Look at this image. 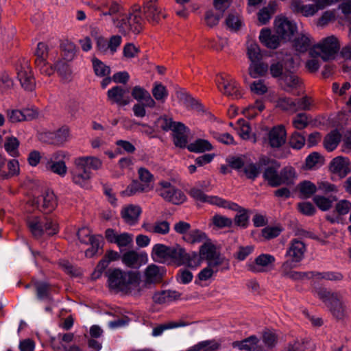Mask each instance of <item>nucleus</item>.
<instances>
[{"mask_svg":"<svg viewBox=\"0 0 351 351\" xmlns=\"http://www.w3.org/2000/svg\"><path fill=\"white\" fill-rule=\"evenodd\" d=\"M124 265L131 268H138L147 261V256L145 252L138 253L135 250H129L121 256Z\"/></svg>","mask_w":351,"mask_h":351,"instance_id":"20","label":"nucleus"},{"mask_svg":"<svg viewBox=\"0 0 351 351\" xmlns=\"http://www.w3.org/2000/svg\"><path fill=\"white\" fill-rule=\"evenodd\" d=\"M247 54L251 62L256 60H261L262 54L257 43L253 41L247 43Z\"/></svg>","mask_w":351,"mask_h":351,"instance_id":"48","label":"nucleus"},{"mask_svg":"<svg viewBox=\"0 0 351 351\" xmlns=\"http://www.w3.org/2000/svg\"><path fill=\"white\" fill-rule=\"evenodd\" d=\"M294 100V103L295 104V112L298 111H309L315 106L313 98L307 95Z\"/></svg>","mask_w":351,"mask_h":351,"instance_id":"41","label":"nucleus"},{"mask_svg":"<svg viewBox=\"0 0 351 351\" xmlns=\"http://www.w3.org/2000/svg\"><path fill=\"white\" fill-rule=\"evenodd\" d=\"M292 124L297 130H303L306 128L309 124L308 115L304 112L298 114L293 119Z\"/></svg>","mask_w":351,"mask_h":351,"instance_id":"62","label":"nucleus"},{"mask_svg":"<svg viewBox=\"0 0 351 351\" xmlns=\"http://www.w3.org/2000/svg\"><path fill=\"white\" fill-rule=\"evenodd\" d=\"M306 252V245L298 239H293L289 244L285 254L288 259L285 262L298 264L304 258Z\"/></svg>","mask_w":351,"mask_h":351,"instance_id":"11","label":"nucleus"},{"mask_svg":"<svg viewBox=\"0 0 351 351\" xmlns=\"http://www.w3.org/2000/svg\"><path fill=\"white\" fill-rule=\"evenodd\" d=\"M227 27L232 31H237L242 25L240 16L236 13H230L226 19Z\"/></svg>","mask_w":351,"mask_h":351,"instance_id":"57","label":"nucleus"},{"mask_svg":"<svg viewBox=\"0 0 351 351\" xmlns=\"http://www.w3.org/2000/svg\"><path fill=\"white\" fill-rule=\"evenodd\" d=\"M189 195L195 200L201 202H207L219 207L241 211V207L237 204L228 202L217 196L206 195L198 188H192L189 191Z\"/></svg>","mask_w":351,"mask_h":351,"instance_id":"8","label":"nucleus"},{"mask_svg":"<svg viewBox=\"0 0 351 351\" xmlns=\"http://www.w3.org/2000/svg\"><path fill=\"white\" fill-rule=\"evenodd\" d=\"M94 72L99 77L108 76L110 73V69L99 59L94 58L92 60Z\"/></svg>","mask_w":351,"mask_h":351,"instance_id":"50","label":"nucleus"},{"mask_svg":"<svg viewBox=\"0 0 351 351\" xmlns=\"http://www.w3.org/2000/svg\"><path fill=\"white\" fill-rule=\"evenodd\" d=\"M132 97L138 102L145 103L147 108H154L156 107V103L152 98L150 93L143 87L135 86L131 91Z\"/></svg>","mask_w":351,"mask_h":351,"instance_id":"26","label":"nucleus"},{"mask_svg":"<svg viewBox=\"0 0 351 351\" xmlns=\"http://www.w3.org/2000/svg\"><path fill=\"white\" fill-rule=\"evenodd\" d=\"M187 149L191 152L201 153L212 150L213 146L208 141L199 138L190 143Z\"/></svg>","mask_w":351,"mask_h":351,"instance_id":"37","label":"nucleus"},{"mask_svg":"<svg viewBox=\"0 0 351 351\" xmlns=\"http://www.w3.org/2000/svg\"><path fill=\"white\" fill-rule=\"evenodd\" d=\"M70 136V130L67 126H63L53 134V143L61 145L66 142Z\"/></svg>","mask_w":351,"mask_h":351,"instance_id":"51","label":"nucleus"},{"mask_svg":"<svg viewBox=\"0 0 351 351\" xmlns=\"http://www.w3.org/2000/svg\"><path fill=\"white\" fill-rule=\"evenodd\" d=\"M276 4L271 2L267 7L261 9L258 13V19L262 25L266 24L270 19L271 15L274 13Z\"/></svg>","mask_w":351,"mask_h":351,"instance_id":"45","label":"nucleus"},{"mask_svg":"<svg viewBox=\"0 0 351 351\" xmlns=\"http://www.w3.org/2000/svg\"><path fill=\"white\" fill-rule=\"evenodd\" d=\"M184 260L181 262V265H184L190 268L195 269L201 265L202 258L199 254L195 252L188 254L185 252Z\"/></svg>","mask_w":351,"mask_h":351,"instance_id":"46","label":"nucleus"},{"mask_svg":"<svg viewBox=\"0 0 351 351\" xmlns=\"http://www.w3.org/2000/svg\"><path fill=\"white\" fill-rule=\"evenodd\" d=\"M55 68L60 76L66 80H69L71 77L72 71L69 65L64 60H58L55 64Z\"/></svg>","mask_w":351,"mask_h":351,"instance_id":"52","label":"nucleus"},{"mask_svg":"<svg viewBox=\"0 0 351 351\" xmlns=\"http://www.w3.org/2000/svg\"><path fill=\"white\" fill-rule=\"evenodd\" d=\"M181 293L173 290H164L155 293L153 301L159 304L171 302L180 298Z\"/></svg>","mask_w":351,"mask_h":351,"instance_id":"30","label":"nucleus"},{"mask_svg":"<svg viewBox=\"0 0 351 351\" xmlns=\"http://www.w3.org/2000/svg\"><path fill=\"white\" fill-rule=\"evenodd\" d=\"M77 160H82L84 162V167L88 169H93L95 170H97L100 169L102 166V162L97 158L92 157V156H86V157H79L77 158Z\"/></svg>","mask_w":351,"mask_h":351,"instance_id":"63","label":"nucleus"},{"mask_svg":"<svg viewBox=\"0 0 351 351\" xmlns=\"http://www.w3.org/2000/svg\"><path fill=\"white\" fill-rule=\"evenodd\" d=\"M319 298L327 305L332 315L341 319L346 316L347 307L343 294L339 291H329L322 289L317 291Z\"/></svg>","mask_w":351,"mask_h":351,"instance_id":"2","label":"nucleus"},{"mask_svg":"<svg viewBox=\"0 0 351 351\" xmlns=\"http://www.w3.org/2000/svg\"><path fill=\"white\" fill-rule=\"evenodd\" d=\"M88 5L93 10L99 11L102 16H112L121 12L122 7L116 1L100 0L97 3L89 2Z\"/></svg>","mask_w":351,"mask_h":351,"instance_id":"18","label":"nucleus"},{"mask_svg":"<svg viewBox=\"0 0 351 351\" xmlns=\"http://www.w3.org/2000/svg\"><path fill=\"white\" fill-rule=\"evenodd\" d=\"M276 261L275 257L269 254H261L254 261L246 265L247 269L253 273H263L271 270Z\"/></svg>","mask_w":351,"mask_h":351,"instance_id":"10","label":"nucleus"},{"mask_svg":"<svg viewBox=\"0 0 351 351\" xmlns=\"http://www.w3.org/2000/svg\"><path fill=\"white\" fill-rule=\"evenodd\" d=\"M220 253L217 250L215 245L211 243H204L199 249V255L202 260L205 259L207 261L213 258H215Z\"/></svg>","mask_w":351,"mask_h":351,"instance_id":"40","label":"nucleus"},{"mask_svg":"<svg viewBox=\"0 0 351 351\" xmlns=\"http://www.w3.org/2000/svg\"><path fill=\"white\" fill-rule=\"evenodd\" d=\"M311 45V37L307 34H301L294 40V47L300 52L306 51Z\"/></svg>","mask_w":351,"mask_h":351,"instance_id":"44","label":"nucleus"},{"mask_svg":"<svg viewBox=\"0 0 351 351\" xmlns=\"http://www.w3.org/2000/svg\"><path fill=\"white\" fill-rule=\"evenodd\" d=\"M340 49V44L335 36L324 38L320 43L315 45L310 51L311 56H319L324 61L333 60Z\"/></svg>","mask_w":351,"mask_h":351,"instance_id":"5","label":"nucleus"},{"mask_svg":"<svg viewBox=\"0 0 351 351\" xmlns=\"http://www.w3.org/2000/svg\"><path fill=\"white\" fill-rule=\"evenodd\" d=\"M263 141L271 148H279L286 142L287 132L283 125H277L268 130Z\"/></svg>","mask_w":351,"mask_h":351,"instance_id":"13","label":"nucleus"},{"mask_svg":"<svg viewBox=\"0 0 351 351\" xmlns=\"http://www.w3.org/2000/svg\"><path fill=\"white\" fill-rule=\"evenodd\" d=\"M119 258L120 255L117 252L113 250H108L104 257L98 263L94 272L93 273V278H99L102 272L106 269L110 263L117 261Z\"/></svg>","mask_w":351,"mask_h":351,"instance_id":"27","label":"nucleus"},{"mask_svg":"<svg viewBox=\"0 0 351 351\" xmlns=\"http://www.w3.org/2000/svg\"><path fill=\"white\" fill-rule=\"evenodd\" d=\"M17 78L25 90L32 92L35 90L36 80L27 63L17 69Z\"/></svg>","mask_w":351,"mask_h":351,"instance_id":"17","label":"nucleus"},{"mask_svg":"<svg viewBox=\"0 0 351 351\" xmlns=\"http://www.w3.org/2000/svg\"><path fill=\"white\" fill-rule=\"evenodd\" d=\"M341 135L337 130H332L326 136L324 141L325 148L329 151H333L341 141Z\"/></svg>","mask_w":351,"mask_h":351,"instance_id":"38","label":"nucleus"},{"mask_svg":"<svg viewBox=\"0 0 351 351\" xmlns=\"http://www.w3.org/2000/svg\"><path fill=\"white\" fill-rule=\"evenodd\" d=\"M260 41L267 48L275 49L280 45V36L272 34L269 29H263L259 36Z\"/></svg>","mask_w":351,"mask_h":351,"instance_id":"31","label":"nucleus"},{"mask_svg":"<svg viewBox=\"0 0 351 351\" xmlns=\"http://www.w3.org/2000/svg\"><path fill=\"white\" fill-rule=\"evenodd\" d=\"M258 165L261 167H265L263 177L269 186L271 187L280 186L278 171L280 163L279 162L267 156H262L259 159Z\"/></svg>","mask_w":351,"mask_h":351,"instance_id":"6","label":"nucleus"},{"mask_svg":"<svg viewBox=\"0 0 351 351\" xmlns=\"http://www.w3.org/2000/svg\"><path fill=\"white\" fill-rule=\"evenodd\" d=\"M305 137L298 132H294L289 139L290 146L296 149H301L305 144Z\"/></svg>","mask_w":351,"mask_h":351,"instance_id":"64","label":"nucleus"},{"mask_svg":"<svg viewBox=\"0 0 351 351\" xmlns=\"http://www.w3.org/2000/svg\"><path fill=\"white\" fill-rule=\"evenodd\" d=\"M141 213L140 206L130 204L122 208L121 216L126 223L134 225L138 221Z\"/></svg>","mask_w":351,"mask_h":351,"instance_id":"28","label":"nucleus"},{"mask_svg":"<svg viewBox=\"0 0 351 351\" xmlns=\"http://www.w3.org/2000/svg\"><path fill=\"white\" fill-rule=\"evenodd\" d=\"M19 141L14 136L5 137L4 148L5 151L12 157H17L19 155Z\"/></svg>","mask_w":351,"mask_h":351,"instance_id":"42","label":"nucleus"},{"mask_svg":"<svg viewBox=\"0 0 351 351\" xmlns=\"http://www.w3.org/2000/svg\"><path fill=\"white\" fill-rule=\"evenodd\" d=\"M292 58L288 57L283 62L272 63L270 66V73L274 77H282L285 71H288L289 68L293 64Z\"/></svg>","mask_w":351,"mask_h":351,"instance_id":"32","label":"nucleus"},{"mask_svg":"<svg viewBox=\"0 0 351 351\" xmlns=\"http://www.w3.org/2000/svg\"><path fill=\"white\" fill-rule=\"evenodd\" d=\"M185 250L180 245L169 247V261H173L178 265H181V262L184 260Z\"/></svg>","mask_w":351,"mask_h":351,"instance_id":"43","label":"nucleus"},{"mask_svg":"<svg viewBox=\"0 0 351 351\" xmlns=\"http://www.w3.org/2000/svg\"><path fill=\"white\" fill-rule=\"evenodd\" d=\"M107 241L111 243L117 244L119 247H127L133 241L132 234L123 232L117 234L114 229L108 228L105 232Z\"/></svg>","mask_w":351,"mask_h":351,"instance_id":"23","label":"nucleus"},{"mask_svg":"<svg viewBox=\"0 0 351 351\" xmlns=\"http://www.w3.org/2000/svg\"><path fill=\"white\" fill-rule=\"evenodd\" d=\"M107 276L110 289L138 296L136 289L139 282V272H125L119 269H114L108 270Z\"/></svg>","mask_w":351,"mask_h":351,"instance_id":"1","label":"nucleus"},{"mask_svg":"<svg viewBox=\"0 0 351 351\" xmlns=\"http://www.w3.org/2000/svg\"><path fill=\"white\" fill-rule=\"evenodd\" d=\"M290 8L293 13L305 17L315 15L319 10L317 3L315 5H304L301 0H291Z\"/></svg>","mask_w":351,"mask_h":351,"instance_id":"25","label":"nucleus"},{"mask_svg":"<svg viewBox=\"0 0 351 351\" xmlns=\"http://www.w3.org/2000/svg\"><path fill=\"white\" fill-rule=\"evenodd\" d=\"M165 270L163 267L154 264H151L147 267L144 271L145 280H142L139 274V282L136 289L138 295L147 289H149L152 285L160 283L163 278Z\"/></svg>","mask_w":351,"mask_h":351,"instance_id":"7","label":"nucleus"},{"mask_svg":"<svg viewBox=\"0 0 351 351\" xmlns=\"http://www.w3.org/2000/svg\"><path fill=\"white\" fill-rule=\"evenodd\" d=\"M275 29L281 39L289 40L296 32V25L286 17H279L275 20Z\"/></svg>","mask_w":351,"mask_h":351,"instance_id":"14","label":"nucleus"},{"mask_svg":"<svg viewBox=\"0 0 351 351\" xmlns=\"http://www.w3.org/2000/svg\"><path fill=\"white\" fill-rule=\"evenodd\" d=\"M138 178L143 185H147L149 187V191L153 188L152 184L154 182L153 175L145 168L141 167L138 170Z\"/></svg>","mask_w":351,"mask_h":351,"instance_id":"60","label":"nucleus"},{"mask_svg":"<svg viewBox=\"0 0 351 351\" xmlns=\"http://www.w3.org/2000/svg\"><path fill=\"white\" fill-rule=\"evenodd\" d=\"M217 87L224 95L233 99L241 97V91L237 83L229 75H220L217 80Z\"/></svg>","mask_w":351,"mask_h":351,"instance_id":"12","label":"nucleus"},{"mask_svg":"<svg viewBox=\"0 0 351 351\" xmlns=\"http://www.w3.org/2000/svg\"><path fill=\"white\" fill-rule=\"evenodd\" d=\"M48 46L44 43H39L35 51V64L47 61L48 57Z\"/></svg>","mask_w":351,"mask_h":351,"instance_id":"58","label":"nucleus"},{"mask_svg":"<svg viewBox=\"0 0 351 351\" xmlns=\"http://www.w3.org/2000/svg\"><path fill=\"white\" fill-rule=\"evenodd\" d=\"M258 339L256 336H250L242 341V350L247 351H263L261 348L258 346Z\"/></svg>","mask_w":351,"mask_h":351,"instance_id":"59","label":"nucleus"},{"mask_svg":"<svg viewBox=\"0 0 351 351\" xmlns=\"http://www.w3.org/2000/svg\"><path fill=\"white\" fill-rule=\"evenodd\" d=\"M159 184L161 186L159 194L165 200L174 204H180L186 200V197L184 193L172 186L170 182L162 181Z\"/></svg>","mask_w":351,"mask_h":351,"instance_id":"9","label":"nucleus"},{"mask_svg":"<svg viewBox=\"0 0 351 351\" xmlns=\"http://www.w3.org/2000/svg\"><path fill=\"white\" fill-rule=\"evenodd\" d=\"M42 202L41 207L43 211L46 213H50L55 209L57 206L56 197L51 191H46L43 195L37 201V203L40 204Z\"/></svg>","mask_w":351,"mask_h":351,"instance_id":"33","label":"nucleus"},{"mask_svg":"<svg viewBox=\"0 0 351 351\" xmlns=\"http://www.w3.org/2000/svg\"><path fill=\"white\" fill-rule=\"evenodd\" d=\"M65 157L66 153L62 151L54 153L46 162V169L60 176H64L67 171V167L62 159Z\"/></svg>","mask_w":351,"mask_h":351,"instance_id":"16","label":"nucleus"},{"mask_svg":"<svg viewBox=\"0 0 351 351\" xmlns=\"http://www.w3.org/2000/svg\"><path fill=\"white\" fill-rule=\"evenodd\" d=\"M295 100L290 97H280L276 101V107L280 108L284 111L290 112L291 113L295 112Z\"/></svg>","mask_w":351,"mask_h":351,"instance_id":"53","label":"nucleus"},{"mask_svg":"<svg viewBox=\"0 0 351 351\" xmlns=\"http://www.w3.org/2000/svg\"><path fill=\"white\" fill-rule=\"evenodd\" d=\"M295 266L296 264L291 263V262H284L281 266L282 275L293 280H302L315 277V272L313 271L300 272L293 271L292 269Z\"/></svg>","mask_w":351,"mask_h":351,"instance_id":"22","label":"nucleus"},{"mask_svg":"<svg viewBox=\"0 0 351 351\" xmlns=\"http://www.w3.org/2000/svg\"><path fill=\"white\" fill-rule=\"evenodd\" d=\"M208 266L215 272L217 273L219 270V267L222 266L221 270L229 269V263L225 257L221 254L213 258L208 261Z\"/></svg>","mask_w":351,"mask_h":351,"instance_id":"39","label":"nucleus"},{"mask_svg":"<svg viewBox=\"0 0 351 351\" xmlns=\"http://www.w3.org/2000/svg\"><path fill=\"white\" fill-rule=\"evenodd\" d=\"M205 233L199 230H193L183 236V239L188 243H200L206 239Z\"/></svg>","mask_w":351,"mask_h":351,"instance_id":"56","label":"nucleus"},{"mask_svg":"<svg viewBox=\"0 0 351 351\" xmlns=\"http://www.w3.org/2000/svg\"><path fill=\"white\" fill-rule=\"evenodd\" d=\"M299 191L304 198L311 197L317 191V186L310 181H304L300 183Z\"/></svg>","mask_w":351,"mask_h":351,"instance_id":"49","label":"nucleus"},{"mask_svg":"<svg viewBox=\"0 0 351 351\" xmlns=\"http://www.w3.org/2000/svg\"><path fill=\"white\" fill-rule=\"evenodd\" d=\"M84 162L77 158L74 161L75 167L71 171L73 182L80 186H84L90 179V171L84 167Z\"/></svg>","mask_w":351,"mask_h":351,"instance_id":"19","label":"nucleus"},{"mask_svg":"<svg viewBox=\"0 0 351 351\" xmlns=\"http://www.w3.org/2000/svg\"><path fill=\"white\" fill-rule=\"evenodd\" d=\"M173 142L176 146L184 147L187 143V128L181 122H177L173 128Z\"/></svg>","mask_w":351,"mask_h":351,"instance_id":"29","label":"nucleus"},{"mask_svg":"<svg viewBox=\"0 0 351 351\" xmlns=\"http://www.w3.org/2000/svg\"><path fill=\"white\" fill-rule=\"evenodd\" d=\"M291 66L288 71H285L281 80L285 85L290 88H296L300 84L299 78L290 71Z\"/></svg>","mask_w":351,"mask_h":351,"instance_id":"61","label":"nucleus"},{"mask_svg":"<svg viewBox=\"0 0 351 351\" xmlns=\"http://www.w3.org/2000/svg\"><path fill=\"white\" fill-rule=\"evenodd\" d=\"M280 182L281 185H292L296 179L297 173L295 169L291 166L283 167L280 171Z\"/></svg>","mask_w":351,"mask_h":351,"instance_id":"35","label":"nucleus"},{"mask_svg":"<svg viewBox=\"0 0 351 351\" xmlns=\"http://www.w3.org/2000/svg\"><path fill=\"white\" fill-rule=\"evenodd\" d=\"M248 71L252 77L256 78L267 73L268 65L261 60H256L250 63Z\"/></svg>","mask_w":351,"mask_h":351,"instance_id":"36","label":"nucleus"},{"mask_svg":"<svg viewBox=\"0 0 351 351\" xmlns=\"http://www.w3.org/2000/svg\"><path fill=\"white\" fill-rule=\"evenodd\" d=\"M143 12L149 23L157 24L162 15V8L159 7L158 0H147L143 5Z\"/></svg>","mask_w":351,"mask_h":351,"instance_id":"21","label":"nucleus"},{"mask_svg":"<svg viewBox=\"0 0 351 351\" xmlns=\"http://www.w3.org/2000/svg\"><path fill=\"white\" fill-rule=\"evenodd\" d=\"M330 170L341 177H345L351 171V162L348 158L338 156L335 158L330 164Z\"/></svg>","mask_w":351,"mask_h":351,"instance_id":"24","label":"nucleus"},{"mask_svg":"<svg viewBox=\"0 0 351 351\" xmlns=\"http://www.w3.org/2000/svg\"><path fill=\"white\" fill-rule=\"evenodd\" d=\"M27 225L35 238L41 237L45 232L49 235H53L58 230L56 221L45 215L29 217L27 220Z\"/></svg>","mask_w":351,"mask_h":351,"instance_id":"3","label":"nucleus"},{"mask_svg":"<svg viewBox=\"0 0 351 351\" xmlns=\"http://www.w3.org/2000/svg\"><path fill=\"white\" fill-rule=\"evenodd\" d=\"M149 191V187L147 185H143L137 180H134L123 193L126 195L130 196L136 193L147 192Z\"/></svg>","mask_w":351,"mask_h":351,"instance_id":"54","label":"nucleus"},{"mask_svg":"<svg viewBox=\"0 0 351 351\" xmlns=\"http://www.w3.org/2000/svg\"><path fill=\"white\" fill-rule=\"evenodd\" d=\"M169 247L163 244H156L152 251V258L158 263H165L169 261Z\"/></svg>","mask_w":351,"mask_h":351,"instance_id":"34","label":"nucleus"},{"mask_svg":"<svg viewBox=\"0 0 351 351\" xmlns=\"http://www.w3.org/2000/svg\"><path fill=\"white\" fill-rule=\"evenodd\" d=\"M153 97L156 101L164 103L168 96V91L166 87L161 83L155 82L152 90Z\"/></svg>","mask_w":351,"mask_h":351,"instance_id":"47","label":"nucleus"},{"mask_svg":"<svg viewBox=\"0 0 351 351\" xmlns=\"http://www.w3.org/2000/svg\"><path fill=\"white\" fill-rule=\"evenodd\" d=\"M128 90L121 86H115L107 92V98L111 104L125 106L130 103V97L128 95Z\"/></svg>","mask_w":351,"mask_h":351,"instance_id":"15","label":"nucleus"},{"mask_svg":"<svg viewBox=\"0 0 351 351\" xmlns=\"http://www.w3.org/2000/svg\"><path fill=\"white\" fill-rule=\"evenodd\" d=\"M33 285L35 287L36 295L39 300H44L49 298L50 287L47 283L35 281Z\"/></svg>","mask_w":351,"mask_h":351,"instance_id":"55","label":"nucleus"},{"mask_svg":"<svg viewBox=\"0 0 351 351\" xmlns=\"http://www.w3.org/2000/svg\"><path fill=\"white\" fill-rule=\"evenodd\" d=\"M115 27L123 35L138 34L143 29V20L138 11L130 13L121 19H112Z\"/></svg>","mask_w":351,"mask_h":351,"instance_id":"4","label":"nucleus"}]
</instances>
